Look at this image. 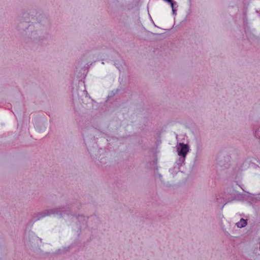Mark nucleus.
<instances>
[{
	"instance_id": "1",
	"label": "nucleus",
	"mask_w": 260,
	"mask_h": 260,
	"mask_svg": "<svg viewBox=\"0 0 260 260\" xmlns=\"http://www.w3.org/2000/svg\"><path fill=\"white\" fill-rule=\"evenodd\" d=\"M189 148L187 144L183 143H179L177 147V151L178 155L183 157H185L187 152H188Z\"/></svg>"
},
{
	"instance_id": "2",
	"label": "nucleus",
	"mask_w": 260,
	"mask_h": 260,
	"mask_svg": "<svg viewBox=\"0 0 260 260\" xmlns=\"http://www.w3.org/2000/svg\"><path fill=\"white\" fill-rule=\"evenodd\" d=\"M236 224L238 228H242L246 225L247 221L246 220L242 218V219H241L240 221H239L238 222H237L236 223Z\"/></svg>"
},
{
	"instance_id": "3",
	"label": "nucleus",
	"mask_w": 260,
	"mask_h": 260,
	"mask_svg": "<svg viewBox=\"0 0 260 260\" xmlns=\"http://www.w3.org/2000/svg\"><path fill=\"white\" fill-rule=\"evenodd\" d=\"M166 1L168 2H169V3H170L171 4L172 7L173 8L174 4H173L172 0H166Z\"/></svg>"
}]
</instances>
